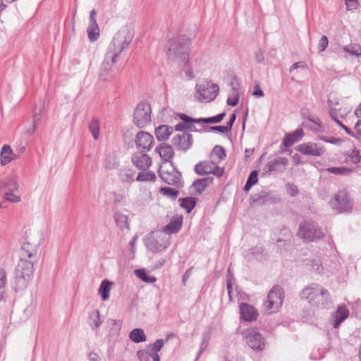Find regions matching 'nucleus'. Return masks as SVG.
<instances>
[{
  "label": "nucleus",
  "mask_w": 361,
  "mask_h": 361,
  "mask_svg": "<svg viewBox=\"0 0 361 361\" xmlns=\"http://www.w3.org/2000/svg\"><path fill=\"white\" fill-rule=\"evenodd\" d=\"M300 297L317 309H329L332 304L329 290L319 283H312L305 286Z\"/></svg>",
  "instance_id": "1"
},
{
  "label": "nucleus",
  "mask_w": 361,
  "mask_h": 361,
  "mask_svg": "<svg viewBox=\"0 0 361 361\" xmlns=\"http://www.w3.org/2000/svg\"><path fill=\"white\" fill-rule=\"evenodd\" d=\"M41 240L37 233L26 232L24 238V280L28 279L34 273V264L37 262V252Z\"/></svg>",
  "instance_id": "2"
},
{
  "label": "nucleus",
  "mask_w": 361,
  "mask_h": 361,
  "mask_svg": "<svg viewBox=\"0 0 361 361\" xmlns=\"http://www.w3.org/2000/svg\"><path fill=\"white\" fill-rule=\"evenodd\" d=\"M190 39L185 36H180L170 39L167 44L166 55L169 59L187 63L190 52Z\"/></svg>",
  "instance_id": "3"
},
{
  "label": "nucleus",
  "mask_w": 361,
  "mask_h": 361,
  "mask_svg": "<svg viewBox=\"0 0 361 361\" xmlns=\"http://www.w3.org/2000/svg\"><path fill=\"white\" fill-rule=\"evenodd\" d=\"M134 37V28L131 23L122 26L115 34L108 49L120 55L131 43Z\"/></svg>",
  "instance_id": "4"
},
{
  "label": "nucleus",
  "mask_w": 361,
  "mask_h": 361,
  "mask_svg": "<svg viewBox=\"0 0 361 361\" xmlns=\"http://www.w3.org/2000/svg\"><path fill=\"white\" fill-rule=\"evenodd\" d=\"M219 87L210 81H202L196 84L195 98L201 102H209L217 96Z\"/></svg>",
  "instance_id": "5"
},
{
  "label": "nucleus",
  "mask_w": 361,
  "mask_h": 361,
  "mask_svg": "<svg viewBox=\"0 0 361 361\" xmlns=\"http://www.w3.org/2000/svg\"><path fill=\"white\" fill-rule=\"evenodd\" d=\"M283 291L279 286L273 287L269 292L267 300L263 304V311L267 314L277 312L282 306Z\"/></svg>",
  "instance_id": "6"
},
{
  "label": "nucleus",
  "mask_w": 361,
  "mask_h": 361,
  "mask_svg": "<svg viewBox=\"0 0 361 361\" xmlns=\"http://www.w3.org/2000/svg\"><path fill=\"white\" fill-rule=\"evenodd\" d=\"M118 56L119 55L107 49L99 70V78L102 80L108 81L114 78V65Z\"/></svg>",
  "instance_id": "7"
},
{
  "label": "nucleus",
  "mask_w": 361,
  "mask_h": 361,
  "mask_svg": "<svg viewBox=\"0 0 361 361\" xmlns=\"http://www.w3.org/2000/svg\"><path fill=\"white\" fill-rule=\"evenodd\" d=\"M298 235L308 241H314L324 237L321 228L311 221H305L300 225Z\"/></svg>",
  "instance_id": "8"
},
{
  "label": "nucleus",
  "mask_w": 361,
  "mask_h": 361,
  "mask_svg": "<svg viewBox=\"0 0 361 361\" xmlns=\"http://www.w3.org/2000/svg\"><path fill=\"white\" fill-rule=\"evenodd\" d=\"M151 106L147 102L139 103L134 111V123L140 128L145 127L151 121Z\"/></svg>",
  "instance_id": "9"
},
{
  "label": "nucleus",
  "mask_w": 361,
  "mask_h": 361,
  "mask_svg": "<svg viewBox=\"0 0 361 361\" xmlns=\"http://www.w3.org/2000/svg\"><path fill=\"white\" fill-rule=\"evenodd\" d=\"M5 199L11 202H18L21 200L18 180L16 176H8L5 180Z\"/></svg>",
  "instance_id": "10"
},
{
  "label": "nucleus",
  "mask_w": 361,
  "mask_h": 361,
  "mask_svg": "<svg viewBox=\"0 0 361 361\" xmlns=\"http://www.w3.org/2000/svg\"><path fill=\"white\" fill-rule=\"evenodd\" d=\"M170 244V235L161 233L156 238H149L146 243V246L152 252L157 253L166 250Z\"/></svg>",
  "instance_id": "11"
},
{
  "label": "nucleus",
  "mask_w": 361,
  "mask_h": 361,
  "mask_svg": "<svg viewBox=\"0 0 361 361\" xmlns=\"http://www.w3.org/2000/svg\"><path fill=\"white\" fill-rule=\"evenodd\" d=\"M332 208L338 212H346L351 210L353 204L345 190H340L331 201Z\"/></svg>",
  "instance_id": "12"
},
{
  "label": "nucleus",
  "mask_w": 361,
  "mask_h": 361,
  "mask_svg": "<svg viewBox=\"0 0 361 361\" xmlns=\"http://www.w3.org/2000/svg\"><path fill=\"white\" fill-rule=\"evenodd\" d=\"M327 104L329 109V115L336 123V121H340L339 118H345L351 111V107L340 104L338 102L329 99Z\"/></svg>",
  "instance_id": "13"
},
{
  "label": "nucleus",
  "mask_w": 361,
  "mask_h": 361,
  "mask_svg": "<svg viewBox=\"0 0 361 361\" xmlns=\"http://www.w3.org/2000/svg\"><path fill=\"white\" fill-rule=\"evenodd\" d=\"M197 173L200 175L212 173L218 177L223 175L224 170L220 168L216 163H214L211 159L209 161H204L198 163L195 168Z\"/></svg>",
  "instance_id": "14"
},
{
  "label": "nucleus",
  "mask_w": 361,
  "mask_h": 361,
  "mask_svg": "<svg viewBox=\"0 0 361 361\" xmlns=\"http://www.w3.org/2000/svg\"><path fill=\"white\" fill-rule=\"evenodd\" d=\"M247 345L254 350L262 351L265 348V341L255 329H250L245 336Z\"/></svg>",
  "instance_id": "15"
},
{
  "label": "nucleus",
  "mask_w": 361,
  "mask_h": 361,
  "mask_svg": "<svg viewBox=\"0 0 361 361\" xmlns=\"http://www.w3.org/2000/svg\"><path fill=\"white\" fill-rule=\"evenodd\" d=\"M297 150L305 155L319 157L325 152V149L314 142L302 143L297 146Z\"/></svg>",
  "instance_id": "16"
},
{
  "label": "nucleus",
  "mask_w": 361,
  "mask_h": 361,
  "mask_svg": "<svg viewBox=\"0 0 361 361\" xmlns=\"http://www.w3.org/2000/svg\"><path fill=\"white\" fill-rule=\"evenodd\" d=\"M135 142L138 149H142V152H146L150 150L152 147L154 138L149 133L140 131L137 134Z\"/></svg>",
  "instance_id": "17"
},
{
  "label": "nucleus",
  "mask_w": 361,
  "mask_h": 361,
  "mask_svg": "<svg viewBox=\"0 0 361 361\" xmlns=\"http://www.w3.org/2000/svg\"><path fill=\"white\" fill-rule=\"evenodd\" d=\"M145 152H137L132 157L133 164L140 169L145 170L152 164V159Z\"/></svg>",
  "instance_id": "18"
},
{
  "label": "nucleus",
  "mask_w": 361,
  "mask_h": 361,
  "mask_svg": "<svg viewBox=\"0 0 361 361\" xmlns=\"http://www.w3.org/2000/svg\"><path fill=\"white\" fill-rule=\"evenodd\" d=\"M173 144L183 150L188 149L192 145V137L190 134L182 133L176 135L172 139Z\"/></svg>",
  "instance_id": "19"
},
{
  "label": "nucleus",
  "mask_w": 361,
  "mask_h": 361,
  "mask_svg": "<svg viewBox=\"0 0 361 361\" xmlns=\"http://www.w3.org/2000/svg\"><path fill=\"white\" fill-rule=\"evenodd\" d=\"M159 174L163 181L169 185L178 184L180 180V173L173 169L172 171H165L163 166H160Z\"/></svg>",
  "instance_id": "20"
},
{
  "label": "nucleus",
  "mask_w": 361,
  "mask_h": 361,
  "mask_svg": "<svg viewBox=\"0 0 361 361\" xmlns=\"http://www.w3.org/2000/svg\"><path fill=\"white\" fill-rule=\"evenodd\" d=\"M240 317L245 321H254L257 317V311L250 305L242 303L240 306Z\"/></svg>",
  "instance_id": "21"
},
{
  "label": "nucleus",
  "mask_w": 361,
  "mask_h": 361,
  "mask_svg": "<svg viewBox=\"0 0 361 361\" xmlns=\"http://www.w3.org/2000/svg\"><path fill=\"white\" fill-rule=\"evenodd\" d=\"M349 311L344 305H339L336 312L334 314V319L332 325L334 328L337 329L341 323L348 318Z\"/></svg>",
  "instance_id": "22"
},
{
  "label": "nucleus",
  "mask_w": 361,
  "mask_h": 361,
  "mask_svg": "<svg viewBox=\"0 0 361 361\" xmlns=\"http://www.w3.org/2000/svg\"><path fill=\"white\" fill-rule=\"evenodd\" d=\"M16 155L13 152L11 147L8 145H4L0 152V163L2 166H6L13 160Z\"/></svg>",
  "instance_id": "23"
},
{
  "label": "nucleus",
  "mask_w": 361,
  "mask_h": 361,
  "mask_svg": "<svg viewBox=\"0 0 361 361\" xmlns=\"http://www.w3.org/2000/svg\"><path fill=\"white\" fill-rule=\"evenodd\" d=\"M288 164V159L286 157H281L273 161H270L266 166L267 170L269 172L271 171H282L284 167Z\"/></svg>",
  "instance_id": "24"
},
{
  "label": "nucleus",
  "mask_w": 361,
  "mask_h": 361,
  "mask_svg": "<svg viewBox=\"0 0 361 361\" xmlns=\"http://www.w3.org/2000/svg\"><path fill=\"white\" fill-rule=\"evenodd\" d=\"M183 224V218L180 216L176 217L171 219L170 223L164 226L163 232L164 234L169 235L177 233L181 228Z\"/></svg>",
  "instance_id": "25"
},
{
  "label": "nucleus",
  "mask_w": 361,
  "mask_h": 361,
  "mask_svg": "<svg viewBox=\"0 0 361 361\" xmlns=\"http://www.w3.org/2000/svg\"><path fill=\"white\" fill-rule=\"evenodd\" d=\"M156 152L159 153L161 159L165 162L169 161L174 154L172 147L164 143L157 147Z\"/></svg>",
  "instance_id": "26"
},
{
  "label": "nucleus",
  "mask_w": 361,
  "mask_h": 361,
  "mask_svg": "<svg viewBox=\"0 0 361 361\" xmlns=\"http://www.w3.org/2000/svg\"><path fill=\"white\" fill-rule=\"evenodd\" d=\"M173 133V128L166 125H161L156 128L155 134L158 140L164 141Z\"/></svg>",
  "instance_id": "27"
},
{
  "label": "nucleus",
  "mask_w": 361,
  "mask_h": 361,
  "mask_svg": "<svg viewBox=\"0 0 361 361\" xmlns=\"http://www.w3.org/2000/svg\"><path fill=\"white\" fill-rule=\"evenodd\" d=\"M113 283L108 280H103L99 288V294L102 300L106 301L109 298V293L111 290Z\"/></svg>",
  "instance_id": "28"
},
{
  "label": "nucleus",
  "mask_w": 361,
  "mask_h": 361,
  "mask_svg": "<svg viewBox=\"0 0 361 361\" xmlns=\"http://www.w3.org/2000/svg\"><path fill=\"white\" fill-rule=\"evenodd\" d=\"M226 157V152L224 149L220 145H216L210 154V159L217 164L224 159Z\"/></svg>",
  "instance_id": "29"
},
{
  "label": "nucleus",
  "mask_w": 361,
  "mask_h": 361,
  "mask_svg": "<svg viewBox=\"0 0 361 361\" xmlns=\"http://www.w3.org/2000/svg\"><path fill=\"white\" fill-rule=\"evenodd\" d=\"M152 200V196L151 192L145 188L140 190V193L136 200V204L140 206L145 205L149 204Z\"/></svg>",
  "instance_id": "30"
},
{
  "label": "nucleus",
  "mask_w": 361,
  "mask_h": 361,
  "mask_svg": "<svg viewBox=\"0 0 361 361\" xmlns=\"http://www.w3.org/2000/svg\"><path fill=\"white\" fill-rule=\"evenodd\" d=\"M213 178L211 177L204 178L195 180L192 184V188L198 193H201L205 188L212 184Z\"/></svg>",
  "instance_id": "31"
},
{
  "label": "nucleus",
  "mask_w": 361,
  "mask_h": 361,
  "mask_svg": "<svg viewBox=\"0 0 361 361\" xmlns=\"http://www.w3.org/2000/svg\"><path fill=\"white\" fill-rule=\"evenodd\" d=\"M42 109H43L42 106H39L37 109L36 108L35 109V113L33 115V120H32V123H33L32 128L27 130V131H26L27 134L31 135L35 133L38 124L40 123V121L42 120Z\"/></svg>",
  "instance_id": "32"
},
{
  "label": "nucleus",
  "mask_w": 361,
  "mask_h": 361,
  "mask_svg": "<svg viewBox=\"0 0 361 361\" xmlns=\"http://www.w3.org/2000/svg\"><path fill=\"white\" fill-rule=\"evenodd\" d=\"M130 339L134 343L145 342L147 336L142 329H134L129 334Z\"/></svg>",
  "instance_id": "33"
},
{
  "label": "nucleus",
  "mask_w": 361,
  "mask_h": 361,
  "mask_svg": "<svg viewBox=\"0 0 361 361\" xmlns=\"http://www.w3.org/2000/svg\"><path fill=\"white\" fill-rule=\"evenodd\" d=\"M88 38L91 42H94L97 39L99 35V28L96 23H90L87 27Z\"/></svg>",
  "instance_id": "34"
},
{
  "label": "nucleus",
  "mask_w": 361,
  "mask_h": 361,
  "mask_svg": "<svg viewBox=\"0 0 361 361\" xmlns=\"http://www.w3.org/2000/svg\"><path fill=\"white\" fill-rule=\"evenodd\" d=\"M89 318L90 320V325L94 328L99 327L103 322V319L101 318L99 310H94L91 312L89 314Z\"/></svg>",
  "instance_id": "35"
},
{
  "label": "nucleus",
  "mask_w": 361,
  "mask_h": 361,
  "mask_svg": "<svg viewBox=\"0 0 361 361\" xmlns=\"http://www.w3.org/2000/svg\"><path fill=\"white\" fill-rule=\"evenodd\" d=\"M134 273L137 277L145 282L152 283L157 281L155 276L148 275L145 269H135Z\"/></svg>",
  "instance_id": "36"
},
{
  "label": "nucleus",
  "mask_w": 361,
  "mask_h": 361,
  "mask_svg": "<svg viewBox=\"0 0 361 361\" xmlns=\"http://www.w3.org/2000/svg\"><path fill=\"white\" fill-rule=\"evenodd\" d=\"M179 202L180 207L184 208L187 213H190L195 205V201L193 197L180 199Z\"/></svg>",
  "instance_id": "37"
},
{
  "label": "nucleus",
  "mask_w": 361,
  "mask_h": 361,
  "mask_svg": "<svg viewBox=\"0 0 361 361\" xmlns=\"http://www.w3.org/2000/svg\"><path fill=\"white\" fill-rule=\"evenodd\" d=\"M258 173L257 171H253L250 173L245 185L244 186V191L248 192L250 188L258 182Z\"/></svg>",
  "instance_id": "38"
},
{
  "label": "nucleus",
  "mask_w": 361,
  "mask_h": 361,
  "mask_svg": "<svg viewBox=\"0 0 361 361\" xmlns=\"http://www.w3.org/2000/svg\"><path fill=\"white\" fill-rule=\"evenodd\" d=\"M239 101V92L235 87H232L228 97L227 98V104L231 106H235L238 104Z\"/></svg>",
  "instance_id": "39"
},
{
  "label": "nucleus",
  "mask_w": 361,
  "mask_h": 361,
  "mask_svg": "<svg viewBox=\"0 0 361 361\" xmlns=\"http://www.w3.org/2000/svg\"><path fill=\"white\" fill-rule=\"evenodd\" d=\"M343 51L356 56H361V47L357 44H351L343 47Z\"/></svg>",
  "instance_id": "40"
},
{
  "label": "nucleus",
  "mask_w": 361,
  "mask_h": 361,
  "mask_svg": "<svg viewBox=\"0 0 361 361\" xmlns=\"http://www.w3.org/2000/svg\"><path fill=\"white\" fill-rule=\"evenodd\" d=\"M114 219L117 226L121 229L128 227V216L126 215L118 212L115 214Z\"/></svg>",
  "instance_id": "41"
},
{
  "label": "nucleus",
  "mask_w": 361,
  "mask_h": 361,
  "mask_svg": "<svg viewBox=\"0 0 361 361\" xmlns=\"http://www.w3.org/2000/svg\"><path fill=\"white\" fill-rule=\"evenodd\" d=\"M156 179V175L153 171H147L140 172L137 176V181H152Z\"/></svg>",
  "instance_id": "42"
},
{
  "label": "nucleus",
  "mask_w": 361,
  "mask_h": 361,
  "mask_svg": "<svg viewBox=\"0 0 361 361\" xmlns=\"http://www.w3.org/2000/svg\"><path fill=\"white\" fill-rule=\"evenodd\" d=\"M89 130L93 137L97 140L99 136V123L97 119L93 118L89 123Z\"/></svg>",
  "instance_id": "43"
},
{
  "label": "nucleus",
  "mask_w": 361,
  "mask_h": 361,
  "mask_svg": "<svg viewBox=\"0 0 361 361\" xmlns=\"http://www.w3.org/2000/svg\"><path fill=\"white\" fill-rule=\"evenodd\" d=\"M326 171L336 175H350L353 170L347 167H329Z\"/></svg>",
  "instance_id": "44"
},
{
  "label": "nucleus",
  "mask_w": 361,
  "mask_h": 361,
  "mask_svg": "<svg viewBox=\"0 0 361 361\" xmlns=\"http://www.w3.org/2000/svg\"><path fill=\"white\" fill-rule=\"evenodd\" d=\"M119 178L123 183H132L134 180V173L128 170H122Z\"/></svg>",
  "instance_id": "45"
},
{
  "label": "nucleus",
  "mask_w": 361,
  "mask_h": 361,
  "mask_svg": "<svg viewBox=\"0 0 361 361\" xmlns=\"http://www.w3.org/2000/svg\"><path fill=\"white\" fill-rule=\"evenodd\" d=\"M161 193L164 195L169 197L171 198H176L178 195V191L177 190L171 188H161L160 190Z\"/></svg>",
  "instance_id": "46"
},
{
  "label": "nucleus",
  "mask_w": 361,
  "mask_h": 361,
  "mask_svg": "<svg viewBox=\"0 0 361 361\" xmlns=\"http://www.w3.org/2000/svg\"><path fill=\"white\" fill-rule=\"evenodd\" d=\"M164 344V341L163 339H157L154 343H152L150 347L152 348V353H158L160 351Z\"/></svg>",
  "instance_id": "47"
},
{
  "label": "nucleus",
  "mask_w": 361,
  "mask_h": 361,
  "mask_svg": "<svg viewBox=\"0 0 361 361\" xmlns=\"http://www.w3.org/2000/svg\"><path fill=\"white\" fill-rule=\"evenodd\" d=\"M185 129H188L190 130H196L193 124L179 123L175 126L176 130L183 131Z\"/></svg>",
  "instance_id": "48"
},
{
  "label": "nucleus",
  "mask_w": 361,
  "mask_h": 361,
  "mask_svg": "<svg viewBox=\"0 0 361 361\" xmlns=\"http://www.w3.org/2000/svg\"><path fill=\"white\" fill-rule=\"evenodd\" d=\"M328 44H329V40H328L327 37L325 35H323L321 37V39L318 43L317 49H319V51L320 52L324 51L328 47Z\"/></svg>",
  "instance_id": "49"
},
{
  "label": "nucleus",
  "mask_w": 361,
  "mask_h": 361,
  "mask_svg": "<svg viewBox=\"0 0 361 361\" xmlns=\"http://www.w3.org/2000/svg\"><path fill=\"white\" fill-rule=\"evenodd\" d=\"M349 157L350 158V161L353 164H357L360 161V159H361L360 152L356 148L352 151V152L350 153Z\"/></svg>",
  "instance_id": "50"
},
{
  "label": "nucleus",
  "mask_w": 361,
  "mask_h": 361,
  "mask_svg": "<svg viewBox=\"0 0 361 361\" xmlns=\"http://www.w3.org/2000/svg\"><path fill=\"white\" fill-rule=\"evenodd\" d=\"M287 192L292 197H294L298 195V188L294 185L293 184H287L286 186Z\"/></svg>",
  "instance_id": "51"
},
{
  "label": "nucleus",
  "mask_w": 361,
  "mask_h": 361,
  "mask_svg": "<svg viewBox=\"0 0 361 361\" xmlns=\"http://www.w3.org/2000/svg\"><path fill=\"white\" fill-rule=\"evenodd\" d=\"M295 142L293 137L291 135V134H287L285 135L283 143L284 146L289 147L292 145H293Z\"/></svg>",
  "instance_id": "52"
},
{
  "label": "nucleus",
  "mask_w": 361,
  "mask_h": 361,
  "mask_svg": "<svg viewBox=\"0 0 361 361\" xmlns=\"http://www.w3.org/2000/svg\"><path fill=\"white\" fill-rule=\"evenodd\" d=\"M118 166V163L115 158H113L111 161L109 159L106 160L105 167L109 169H114Z\"/></svg>",
  "instance_id": "53"
},
{
  "label": "nucleus",
  "mask_w": 361,
  "mask_h": 361,
  "mask_svg": "<svg viewBox=\"0 0 361 361\" xmlns=\"http://www.w3.org/2000/svg\"><path fill=\"white\" fill-rule=\"evenodd\" d=\"M195 123H217L214 116L209 118H197Z\"/></svg>",
  "instance_id": "54"
},
{
  "label": "nucleus",
  "mask_w": 361,
  "mask_h": 361,
  "mask_svg": "<svg viewBox=\"0 0 361 361\" xmlns=\"http://www.w3.org/2000/svg\"><path fill=\"white\" fill-rule=\"evenodd\" d=\"M348 10L356 9L358 6L357 0H345Z\"/></svg>",
  "instance_id": "55"
},
{
  "label": "nucleus",
  "mask_w": 361,
  "mask_h": 361,
  "mask_svg": "<svg viewBox=\"0 0 361 361\" xmlns=\"http://www.w3.org/2000/svg\"><path fill=\"white\" fill-rule=\"evenodd\" d=\"M303 134V130L302 129H297L291 134V135L293 137L296 142L302 138Z\"/></svg>",
  "instance_id": "56"
},
{
  "label": "nucleus",
  "mask_w": 361,
  "mask_h": 361,
  "mask_svg": "<svg viewBox=\"0 0 361 361\" xmlns=\"http://www.w3.org/2000/svg\"><path fill=\"white\" fill-rule=\"evenodd\" d=\"M180 118L185 123H188V124H193L194 123H195V121H197L196 118H192L190 116H187L186 114H180Z\"/></svg>",
  "instance_id": "57"
},
{
  "label": "nucleus",
  "mask_w": 361,
  "mask_h": 361,
  "mask_svg": "<svg viewBox=\"0 0 361 361\" xmlns=\"http://www.w3.org/2000/svg\"><path fill=\"white\" fill-rule=\"evenodd\" d=\"M211 130H216L221 133H226L229 130L226 126H212L209 127Z\"/></svg>",
  "instance_id": "58"
},
{
  "label": "nucleus",
  "mask_w": 361,
  "mask_h": 361,
  "mask_svg": "<svg viewBox=\"0 0 361 361\" xmlns=\"http://www.w3.org/2000/svg\"><path fill=\"white\" fill-rule=\"evenodd\" d=\"M322 140H324L325 142H329V143H331L334 145H340L342 142L341 139L335 138V137H331V138L322 137Z\"/></svg>",
  "instance_id": "59"
},
{
  "label": "nucleus",
  "mask_w": 361,
  "mask_h": 361,
  "mask_svg": "<svg viewBox=\"0 0 361 361\" xmlns=\"http://www.w3.org/2000/svg\"><path fill=\"white\" fill-rule=\"evenodd\" d=\"M137 355L140 361H148L147 353L145 350H139Z\"/></svg>",
  "instance_id": "60"
},
{
  "label": "nucleus",
  "mask_w": 361,
  "mask_h": 361,
  "mask_svg": "<svg viewBox=\"0 0 361 361\" xmlns=\"http://www.w3.org/2000/svg\"><path fill=\"white\" fill-rule=\"evenodd\" d=\"M252 95L256 97H262L264 96V92L259 85L255 87V90L252 92Z\"/></svg>",
  "instance_id": "61"
},
{
  "label": "nucleus",
  "mask_w": 361,
  "mask_h": 361,
  "mask_svg": "<svg viewBox=\"0 0 361 361\" xmlns=\"http://www.w3.org/2000/svg\"><path fill=\"white\" fill-rule=\"evenodd\" d=\"M299 68H305V64L302 61H298V62H296L295 63H293L290 69H289V71L290 73L293 72L295 70Z\"/></svg>",
  "instance_id": "62"
},
{
  "label": "nucleus",
  "mask_w": 361,
  "mask_h": 361,
  "mask_svg": "<svg viewBox=\"0 0 361 361\" xmlns=\"http://www.w3.org/2000/svg\"><path fill=\"white\" fill-rule=\"evenodd\" d=\"M255 60L257 63H261L264 61V54L262 51H258L255 53Z\"/></svg>",
  "instance_id": "63"
},
{
  "label": "nucleus",
  "mask_w": 361,
  "mask_h": 361,
  "mask_svg": "<svg viewBox=\"0 0 361 361\" xmlns=\"http://www.w3.org/2000/svg\"><path fill=\"white\" fill-rule=\"evenodd\" d=\"M89 361H101V358L98 354L95 353H90L88 355Z\"/></svg>",
  "instance_id": "64"
}]
</instances>
